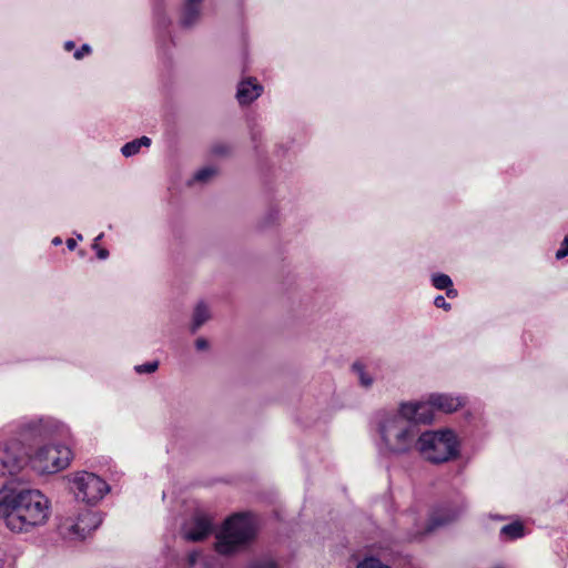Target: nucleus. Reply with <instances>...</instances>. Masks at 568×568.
Instances as JSON below:
<instances>
[{
	"label": "nucleus",
	"mask_w": 568,
	"mask_h": 568,
	"mask_svg": "<svg viewBox=\"0 0 568 568\" xmlns=\"http://www.w3.org/2000/svg\"><path fill=\"white\" fill-rule=\"evenodd\" d=\"M203 0H184L181 7L180 23L183 28L194 27L201 19Z\"/></svg>",
	"instance_id": "obj_13"
},
{
	"label": "nucleus",
	"mask_w": 568,
	"mask_h": 568,
	"mask_svg": "<svg viewBox=\"0 0 568 568\" xmlns=\"http://www.w3.org/2000/svg\"><path fill=\"white\" fill-rule=\"evenodd\" d=\"M63 48L65 51H72L75 48V43L71 40L65 41Z\"/></svg>",
	"instance_id": "obj_31"
},
{
	"label": "nucleus",
	"mask_w": 568,
	"mask_h": 568,
	"mask_svg": "<svg viewBox=\"0 0 568 568\" xmlns=\"http://www.w3.org/2000/svg\"><path fill=\"white\" fill-rule=\"evenodd\" d=\"M51 501L36 488H19L7 483L0 489V517L14 532H28L43 526L50 518Z\"/></svg>",
	"instance_id": "obj_2"
},
{
	"label": "nucleus",
	"mask_w": 568,
	"mask_h": 568,
	"mask_svg": "<svg viewBox=\"0 0 568 568\" xmlns=\"http://www.w3.org/2000/svg\"><path fill=\"white\" fill-rule=\"evenodd\" d=\"M353 372L357 375L358 383L362 387L368 389L374 384V377L369 374L361 363H354Z\"/></svg>",
	"instance_id": "obj_20"
},
{
	"label": "nucleus",
	"mask_w": 568,
	"mask_h": 568,
	"mask_svg": "<svg viewBox=\"0 0 568 568\" xmlns=\"http://www.w3.org/2000/svg\"><path fill=\"white\" fill-rule=\"evenodd\" d=\"M67 246L69 250H74L77 246V241L74 239H68L67 240Z\"/></svg>",
	"instance_id": "obj_33"
},
{
	"label": "nucleus",
	"mask_w": 568,
	"mask_h": 568,
	"mask_svg": "<svg viewBox=\"0 0 568 568\" xmlns=\"http://www.w3.org/2000/svg\"><path fill=\"white\" fill-rule=\"evenodd\" d=\"M201 555L199 552H192L189 555V562L191 566H195L197 564L199 558Z\"/></svg>",
	"instance_id": "obj_30"
},
{
	"label": "nucleus",
	"mask_w": 568,
	"mask_h": 568,
	"mask_svg": "<svg viewBox=\"0 0 568 568\" xmlns=\"http://www.w3.org/2000/svg\"><path fill=\"white\" fill-rule=\"evenodd\" d=\"M211 318V311L209 305L201 301L199 302L193 312L192 317V332H196L204 323H206Z\"/></svg>",
	"instance_id": "obj_17"
},
{
	"label": "nucleus",
	"mask_w": 568,
	"mask_h": 568,
	"mask_svg": "<svg viewBox=\"0 0 568 568\" xmlns=\"http://www.w3.org/2000/svg\"><path fill=\"white\" fill-rule=\"evenodd\" d=\"M356 568H390L388 565L383 564L378 558L368 556L363 558Z\"/></svg>",
	"instance_id": "obj_22"
},
{
	"label": "nucleus",
	"mask_w": 568,
	"mask_h": 568,
	"mask_svg": "<svg viewBox=\"0 0 568 568\" xmlns=\"http://www.w3.org/2000/svg\"><path fill=\"white\" fill-rule=\"evenodd\" d=\"M70 483L75 498L88 505L98 504L111 489L103 478L89 471L73 474Z\"/></svg>",
	"instance_id": "obj_7"
},
{
	"label": "nucleus",
	"mask_w": 568,
	"mask_h": 568,
	"mask_svg": "<svg viewBox=\"0 0 568 568\" xmlns=\"http://www.w3.org/2000/svg\"><path fill=\"white\" fill-rule=\"evenodd\" d=\"M159 367V363L156 361L154 362H148V363H144V364H141V365H136L134 367V371L138 373V374H151V373H154Z\"/></svg>",
	"instance_id": "obj_23"
},
{
	"label": "nucleus",
	"mask_w": 568,
	"mask_h": 568,
	"mask_svg": "<svg viewBox=\"0 0 568 568\" xmlns=\"http://www.w3.org/2000/svg\"><path fill=\"white\" fill-rule=\"evenodd\" d=\"M459 448V438L453 429L420 430L416 453L429 463L443 464L457 458Z\"/></svg>",
	"instance_id": "obj_4"
},
{
	"label": "nucleus",
	"mask_w": 568,
	"mask_h": 568,
	"mask_svg": "<svg viewBox=\"0 0 568 568\" xmlns=\"http://www.w3.org/2000/svg\"><path fill=\"white\" fill-rule=\"evenodd\" d=\"M432 285L439 291H445L448 298H456L458 291L454 287L450 276L444 273H433L430 275Z\"/></svg>",
	"instance_id": "obj_16"
},
{
	"label": "nucleus",
	"mask_w": 568,
	"mask_h": 568,
	"mask_svg": "<svg viewBox=\"0 0 568 568\" xmlns=\"http://www.w3.org/2000/svg\"><path fill=\"white\" fill-rule=\"evenodd\" d=\"M77 240L82 241L83 240L82 235L78 233L77 234Z\"/></svg>",
	"instance_id": "obj_36"
},
{
	"label": "nucleus",
	"mask_w": 568,
	"mask_h": 568,
	"mask_svg": "<svg viewBox=\"0 0 568 568\" xmlns=\"http://www.w3.org/2000/svg\"><path fill=\"white\" fill-rule=\"evenodd\" d=\"M213 531L212 518L201 511H195L181 528L182 537L189 541H201Z\"/></svg>",
	"instance_id": "obj_11"
},
{
	"label": "nucleus",
	"mask_w": 568,
	"mask_h": 568,
	"mask_svg": "<svg viewBox=\"0 0 568 568\" xmlns=\"http://www.w3.org/2000/svg\"><path fill=\"white\" fill-rule=\"evenodd\" d=\"M104 234L103 233H100L95 239H94V242L92 244V248H99V244H100V241L103 239Z\"/></svg>",
	"instance_id": "obj_32"
},
{
	"label": "nucleus",
	"mask_w": 568,
	"mask_h": 568,
	"mask_svg": "<svg viewBox=\"0 0 568 568\" xmlns=\"http://www.w3.org/2000/svg\"><path fill=\"white\" fill-rule=\"evenodd\" d=\"M43 428V416L27 418L19 425L20 434L32 438H44Z\"/></svg>",
	"instance_id": "obj_15"
},
{
	"label": "nucleus",
	"mask_w": 568,
	"mask_h": 568,
	"mask_svg": "<svg viewBox=\"0 0 568 568\" xmlns=\"http://www.w3.org/2000/svg\"><path fill=\"white\" fill-rule=\"evenodd\" d=\"M556 258L557 260H562L565 258L566 256H568V235L565 236V239L562 240V242L560 243V246L559 248L557 250L556 252Z\"/></svg>",
	"instance_id": "obj_25"
},
{
	"label": "nucleus",
	"mask_w": 568,
	"mask_h": 568,
	"mask_svg": "<svg viewBox=\"0 0 568 568\" xmlns=\"http://www.w3.org/2000/svg\"><path fill=\"white\" fill-rule=\"evenodd\" d=\"M72 458L73 453L67 443H47L28 456V464L39 475H53L65 469Z\"/></svg>",
	"instance_id": "obj_5"
},
{
	"label": "nucleus",
	"mask_w": 568,
	"mask_h": 568,
	"mask_svg": "<svg viewBox=\"0 0 568 568\" xmlns=\"http://www.w3.org/2000/svg\"><path fill=\"white\" fill-rule=\"evenodd\" d=\"M28 466V455L18 439L0 440V478L17 476Z\"/></svg>",
	"instance_id": "obj_9"
},
{
	"label": "nucleus",
	"mask_w": 568,
	"mask_h": 568,
	"mask_svg": "<svg viewBox=\"0 0 568 568\" xmlns=\"http://www.w3.org/2000/svg\"><path fill=\"white\" fill-rule=\"evenodd\" d=\"M263 93V87L255 78L243 79L237 84L236 100L241 105H248Z\"/></svg>",
	"instance_id": "obj_12"
},
{
	"label": "nucleus",
	"mask_w": 568,
	"mask_h": 568,
	"mask_svg": "<svg viewBox=\"0 0 568 568\" xmlns=\"http://www.w3.org/2000/svg\"><path fill=\"white\" fill-rule=\"evenodd\" d=\"M463 513V507L444 505L435 509L429 519L424 521L422 517L417 518L414 510L408 511L404 515L406 524H413L414 529L410 532L413 539L419 538L426 534H429L438 527L445 526L455 519H457Z\"/></svg>",
	"instance_id": "obj_8"
},
{
	"label": "nucleus",
	"mask_w": 568,
	"mask_h": 568,
	"mask_svg": "<svg viewBox=\"0 0 568 568\" xmlns=\"http://www.w3.org/2000/svg\"><path fill=\"white\" fill-rule=\"evenodd\" d=\"M491 568H507V567L501 564H497V565L493 566Z\"/></svg>",
	"instance_id": "obj_35"
},
{
	"label": "nucleus",
	"mask_w": 568,
	"mask_h": 568,
	"mask_svg": "<svg viewBox=\"0 0 568 568\" xmlns=\"http://www.w3.org/2000/svg\"><path fill=\"white\" fill-rule=\"evenodd\" d=\"M216 174V170L213 166H205L195 172L192 180L189 181L190 185L194 183H206Z\"/></svg>",
	"instance_id": "obj_21"
},
{
	"label": "nucleus",
	"mask_w": 568,
	"mask_h": 568,
	"mask_svg": "<svg viewBox=\"0 0 568 568\" xmlns=\"http://www.w3.org/2000/svg\"><path fill=\"white\" fill-rule=\"evenodd\" d=\"M258 520L252 513L230 516L216 534L215 550L220 555H233L248 545L256 536Z\"/></svg>",
	"instance_id": "obj_3"
},
{
	"label": "nucleus",
	"mask_w": 568,
	"mask_h": 568,
	"mask_svg": "<svg viewBox=\"0 0 568 568\" xmlns=\"http://www.w3.org/2000/svg\"><path fill=\"white\" fill-rule=\"evenodd\" d=\"M410 403L422 404V413L426 416L434 414L432 410H438L445 414H452L464 407L467 403V397L464 395H457L452 393H432L425 400H409Z\"/></svg>",
	"instance_id": "obj_10"
},
{
	"label": "nucleus",
	"mask_w": 568,
	"mask_h": 568,
	"mask_svg": "<svg viewBox=\"0 0 568 568\" xmlns=\"http://www.w3.org/2000/svg\"><path fill=\"white\" fill-rule=\"evenodd\" d=\"M422 407L418 403L402 402L375 414L374 444L379 456L402 458L416 453L420 432L418 422L432 423V416L424 415Z\"/></svg>",
	"instance_id": "obj_1"
},
{
	"label": "nucleus",
	"mask_w": 568,
	"mask_h": 568,
	"mask_svg": "<svg viewBox=\"0 0 568 568\" xmlns=\"http://www.w3.org/2000/svg\"><path fill=\"white\" fill-rule=\"evenodd\" d=\"M97 250V256L100 258V260H105L108 258L109 256V251L106 248H102V247H99V248H95Z\"/></svg>",
	"instance_id": "obj_29"
},
{
	"label": "nucleus",
	"mask_w": 568,
	"mask_h": 568,
	"mask_svg": "<svg viewBox=\"0 0 568 568\" xmlns=\"http://www.w3.org/2000/svg\"><path fill=\"white\" fill-rule=\"evenodd\" d=\"M150 145H151V139L148 136H141L139 139H135L133 141L125 143L121 148V153L123 156L130 158V156L138 154L142 146L149 148Z\"/></svg>",
	"instance_id": "obj_18"
},
{
	"label": "nucleus",
	"mask_w": 568,
	"mask_h": 568,
	"mask_svg": "<svg viewBox=\"0 0 568 568\" xmlns=\"http://www.w3.org/2000/svg\"><path fill=\"white\" fill-rule=\"evenodd\" d=\"M247 568H277L272 559H261L252 562Z\"/></svg>",
	"instance_id": "obj_24"
},
{
	"label": "nucleus",
	"mask_w": 568,
	"mask_h": 568,
	"mask_svg": "<svg viewBox=\"0 0 568 568\" xmlns=\"http://www.w3.org/2000/svg\"><path fill=\"white\" fill-rule=\"evenodd\" d=\"M434 305L437 308H442V310H444L446 312L452 310V304L446 302V300H445V297L443 295H437L434 298Z\"/></svg>",
	"instance_id": "obj_26"
},
{
	"label": "nucleus",
	"mask_w": 568,
	"mask_h": 568,
	"mask_svg": "<svg viewBox=\"0 0 568 568\" xmlns=\"http://www.w3.org/2000/svg\"><path fill=\"white\" fill-rule=\"evenodd\" d=\"M195 347L197 351H205L209 348V342L205 338L200 337L195 341Z\"/></svg>",
	"instance_id": "obj_28"
},
{
	"label": "nucleus",
	"mask_w": 568,
	"mask_h": 568,
	"mask_svg": "<svg viewBox=\"0 0 568 568\" xmlns=\"http://www.w3.org/2000/svg\"><path fill=\"white\" fill-rule=\"evenodd\" d=\"M92 51L89 44H83L80 49L75 50L73 53L74 59L81 60L84 55L90 54Z\"/></svg>",
	"instance_id": "obj_27"
},
{
	"label": "nucleus",
	"mask_w": 568,
	"mask_h": 568,
	"mask_svg": "<svg viewBox=\"0 0 568 568\" xmlns=\"http://www.w3.org/2000/svg\"><path fill=\"white\" fill-rule=\"evenodd\" d=\"M52 244H53L54 246H58V245L62 244V240H61V237L55 236V237L52 240Z\"/></svg>",
	"instance_id": "obj_34"
},
{
	"label": "nucleus",
	"mask_w": 568,
	"mask_h": 568,
	"mask_svg": "<svg viewBox=\"0 0 568 568\" xmlns=\"http://www.w3.org/2000/svg\"><path fill=\"white\" fill-rule=\"evenodd\" d=\"M44 438H61L68 442L72 438L71 428L62 420L52 416H43Z\"/></svg>",
	"instance_id": "obj_14"
},
{
	"label": "nucleus",
	"mask_w": 568,
	"mask_h": 568,
	"mask_svg": "<svg viewBox=\"0 0 568 568\" xmlns=\"http://www.w3.org/2000/svg\"><path fill=\"white\" fill-rule=\"evenodd\" d=\"M525 535L524 525L519 521L505 525L500 529V537L505 540H515Z\"/></svg>",
	"instance_id": "obj_19"
},
{
	"label": "nucleus",
	"mask_w": 568,
	"mask_h": 568,
	"mask_svg": "<svg viewBox=\"0 0 568 568\" xmlns=\"http://www.w3.org/2000/svg\"><path fill=\"white\" fill-rule=\"evenodd\" d=\"M102 523L99 511L82 508L78 511L61 517L58 525L59 535L67 540H83Z\"/></svg>",
	"instance_id": "obj_6"
}]
</instances>
